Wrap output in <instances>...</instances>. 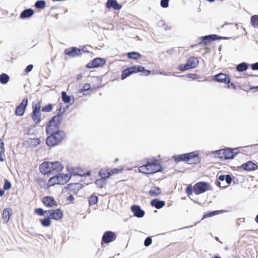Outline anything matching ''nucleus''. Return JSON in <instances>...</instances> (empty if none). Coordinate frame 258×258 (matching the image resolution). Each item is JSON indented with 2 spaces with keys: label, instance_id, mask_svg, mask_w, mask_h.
I'll return each mask as SVG.
<instances>
[{
  "label": "nucleus",
  "instance_id": "obj_11",
  "mask_svg": "<svg viewBox=\"0 0 258 258\" xmlns=\"http://www.w3.org/2000/svg\"><path fill=\"white\" fill-rule=\"evenodd\" d=\"M47 215L51 219L56 221L61 220L63 216V212L61 208L47 210Z\"/></svg>",
  "mask_w": 258,
  "mask_h": 258
},
{
  "label": "nucleus",
  "instance_id": "obj_2",
  "mask_svg": "<svg viewBox=\"0 0 258 258\" xmlns=\"http://www.w3.org/2000/svg\"><path fill=\"white\" fill-rule=\"evenodd\" d=\"M199 153V151L196 150L185 154L174 155L172 158L176 163L184 161L189 164H197L200 163L201 161Z\"/></svg>",
  "mask_w": 258,
  "mask_h": 258
},
{
  "label": "nucleus",
  "instance_id": "obj_28",
  "mask_svg": "<svg viewBox=\"0 0 258 258\" xmlns=\"http://www.w3.org/2000/svg\"><path fill=\"white\" fill-rule=\"evenodd\" d=\"M162 194L161 189L158 186H153L149 191V194L151 197H157Z\"/></svg>",
  "mask_w": 258,
  "mask_h": 258
},
{
  "label": "nucleus",
  "instance_id": "obj_40",
  "mask_svg": "<svg viewBox=\"0 0 258 258\" xmlns=\"http://www.w3.org/2000/svg\"><path fill=\"white\" fill-rule=\"evenodd\" d=\"M57 180H58V178L56 175L50 177L47 182L48 187L58 184Z\"/></svg>",
  "mask_w": 258,
  "mask_h": 258
},
{
  "label": "nucleus",
  "instance_id": "obj_21",
  "mask_svg": "<svg viewBox=\"0 0 258 258\" xmlns=\"http://www.w3.org/2000/svg\"><path fill=\"white\" fill-rule=\"evenodd\" d=\"M105 6L107 9L113 8L114 10H119L122 8V5L116 0H107Z\"/></svg>",
  "mask_w": 258,
  "mask_h": 258
},
{
  "label": "nucleus",
  "instance_id": "obj_29",
  "mask_svg": "<svg viewBox=\"0 0 258 258\" xmlns=\"http://www.w3.org/2000/svg\"><path fill=\"white\" fill-rule=\"evenodd\" d=\"M185 192L186 193L187 196L189 197L190 199L192 201L195 203H198V202L194 200V199H192L190 197V196L192 195V193L194 192L195 194V185L192 186L191 184H189L187 185L186 188H185Z\"/></svg>",
  "mask_w": 258,
  "mask_h": 258
},
{
  "label": "nucleus",
  "instance_id": "obj_43",
  "mask_svg": "<svg viewBox=\"0 0 258 258\" xmlns=\"http://www.w3.org/2000/svg\"><path fill=\"white\" fill-rule=\"evenodd\" d=\"M29 140L30 142L29 143L30 145L33 148L37 147L41 143V141L39 138H30Z\"/></svg>",
  "mask_w": 258,
  "mask_h": 258
},
{
  "label": "nucleus",
  "instance_id": "obj_52",
  "mask_svg": "<svg viewBox=\"0 0 258 258\" xmlns=\"http://www.w3.org/2000/svg\"><path fill=\"white\" fill-rule=\"evenodd\" d=\"M123 166H119L116 168H114L112 169H111V173H112V175L115 174H118L122 171L123 170Z\"/></svg>",
  "mask_w": 258,
  "mask_h": 258
},
{
  "label": "nucleus",
  "instance_id": "obj_36",
  "mask_svg": "<svg viewBox=\"0 0 258 258\" xmlns=\"http://www.w3.org/2000/svg\"><path fill=\"white\" fill-rule=\"evenodd\" d=\"M34 7L37 9H44L46 7V2L45 0H38L35 2Z\"/></svg>",
  "mask_w": 258,
  "mask_h": 258
},
{
  "label": "nucleus",
  "instance_id": "obj_47",
  "mask_svg": "<svg viewBox=\"0 0 258 258\" xmlns=\"http://www.w3.org/2000/svg\"><path fill=\"white\" fill-rule=\"evenodd\" d=\"M177 69L181 72H184L185 71L190 70V68L186 62V63L182 64L180 63L177 66Z\"/></svg>",
  "mask_w": 258,
  "mask_h": 258
},
{
  "label": "nucleus",
  "instance_id": "obj_24",
  "mask_svg": "<svg viewBox=\"0 0 258 258\" xmlns=\"http://www.w3.org/2000/svg\"><path fill=\"white\" fill-rule=\"evenodd\" d=\"M50 167H51V172L56 171L57 172L61 171L63 169V165L59 161L50 162Z\"/></svg>",
  "mask_w": 258,
  "mask_h": 258
},
{
  "label": "nucleus",
  "instance_id": "obj_57",
  "mask_svg": "<svg viewBox=\"0 0 258 258\" xmlns=\"http://www.w3.org/2000/svg\"><path fill=\"white\" fill-rule=\"evenodd\" d=\"M63 104L61 102L59 103L58 106L56 110L57 114L56 115H60V113L62 111Z\"/></svg>",
  "mask_w": 258,
  "mask_h": 258
},
{
  "label": "nucleus",
  "instance_id": "obj_20",
  "mask_svg": "<svg viewBox=\"0 0 258 258\" xmlns=\"http://www.w3.org/2000/svg\"><path fill=\"white\" fill-rule=\"evenodd\" d=\"M61 99L65 104H73L75 102V98L73 95H68L67 92L63 91L61 92Z\"/></svg>",
  "mask_w": 258,
  "mask_h": 258
},
{
  "label": "nucleus",
  "instance_id": "obj_27",
  "mask_svg": "<svg viewBox=\"0 0 258 258\" xmlns=\"http://www.w3.org/2000/svg\"><path fill=\"white\" fill-rule=\"evenodd\" d=\"M250 64L246 62H241L236 65L235 69L237 72L242 73L245 72L249 67Z\"/></svg>",
  "mask_w": 258,
  "mask_h": 258
},
{
  "label": "nucleus",
  "instance_id": "obj_6",
  "mask_svg": "<svg viewBox=\"0 0 258 258\" xmlns=\"http://www.w3.org/2000/svg\"><path fill=\"white\" fill-rule=\"evenodd\" d=\"M146 163L150 171V172L148 173V174H154L163 170L162 166L158 162V160L154 157L149 159Z\"/></svg>",
  "mask_w": 258,
  "mask_h": 258
},
{
  "label": "nucleus",
  "instance_id": "obj_18",
  "mask_svg": "<svg viewBox=\"0 0 258 258\" xmlns=\"http://www.w3.org/2000/svg\"><path fill=\"white\" fill-rule=\"evenodd\" d=\"M131 210L133 213L134 216L137 218H142L145 214V211L142 209L140 206L133 205L131 207Z\"/></svg>",
  "mask_w": 258,
  "mask_h": 258
},
{
  "label": "nucleus",
  "instance_id": "obj_54",
  "mask_svg": "<svg viewBox=\"0 0 258 258\" xmlns=\"http://www.w3.org/2000/svg\"><path fill=\"white\" fill-rule=\"evenodd\" d=\"M169 0H161L160 6L163 8H167L169 7Z\"/></svg>",
  "mask_w": 258,
  "mask_h": 258
},
{
  "label": "nucleus",
  "instance_id": "obj_59",
  "mask_svg": "<svg viewBox=\"0 0 258 258\" xmlns=\"http://www.w3.org/2000/svg\"><path fill=\"white\" fill-rule=\"evenodd\" d=\"M107 170H106V176L104 177L103 178H104L106 180H107V179L109 178L112 175V173H111V170L109 169V168H106Z\"/></svg>",
  "mask_w": 258,
  "mask_h": 258
},
{
  "label": "nucleus",
  "instance_id": "obj_12",
  "mask_svg": "<svg viewBox=\"0 0 258 258\" xmlns=\"http://www.w3.org/2000/svg\"><path fill=\"white\" fill-rule=\"evenodd\" d=\"M237 170L240 171L241 169L246 171H254L258 169V166L252 161H248L241 165L238 166Z\"/></svg>",
  "mask_w": 258,
  "mask_h": 258
},
{
  "label": "nucleus",
  "instance_id": "obj_53",
  "mask_svg": "<svg viewBox=\"0 0 258 258\" xmlns=\"http://www.w3.org/2000/svg\"><path fill=\"white\" fill-rule=\"evenodd\" d=\"M152 243V237L150 236H148L146 237L144 240V244L145 246L148 247Z\"/></svg>",
  "mask_w": 258,
  "mask_h": 258
},
{
  "label": "nucleus",
  "instance_id": "obj_38",
  "mask_svg": "<svg viewBox=\"0 0 258 258\" xmlns=\"http://www.w3.org/2000/svg\"><path fill=\"white\" fill-rule=\"evenodd\" d=\"M10 80V76L6 74L2 73L0 75V83L3 85L7 84Z\"/></svg>",
  "mask_w": 258,
  "mask_h": 258
},
{
  "label": "nucleus",
  "instance_id": "obj_22",
  "mask_svg": "<svg viewBox=\"0 0 258 258\" xmlns=\"http://www.w3.org/2000/svg\"><path fill=\"white\" fill-rule=\"evenodd\" d=\"M150 205L152 207L157 209H160L165 205V202L164 201L160 200L158 198H155L151 201Z\"/></svg>",
  "mask_w": 258,
  "mask_h": 258
},
{
  "label": "nucleus",
  "instance_id": "obj_9",
  "mask_svg": "<svg viewBox=\"0 0 258 258\" xmlns=\"http://www.w3.org/2000/svg\"><path fill=\"white\" fill-rule=\"evenodd\" d=\"M240 152L239 148H227L222 152L224 160H231Z\"/></svg>",
  "mask_w": 258,
  "mask_h": 258
},
{
  "label": "nucleus",
  "instance_id": "obj_32",
  "mask_svg": "<svg viewBox=\"0 0 258 258\" xmlns=\"http://www.w3.org/2000/svg\"><path fill=\"white\" fill-rule=\"evenodd\" d=\"M50 219H51L47 215L46 217L45 218L40 219V222L42 226L45 227H48L50 226L51 224V221Z\"/></svg>",
  "mask_w": 258,
  "mask_h": 258
},
{
  "label": "nucleus",
  "instance_id": "obj_33",
  "mask_svg": "<svg viewBox=\"0 0 258 258\" xmlns=\"http://www.w3.org/2000/svg\"><path fill=\"white\" fill-rule=\"evenodd\" d=\"M220 213V212L219 210L209 211L204 213L203 215V219L211 217Z\"/></svg>",
  "mask_w": 258,
  "mask_h": 258
},
{
  "label": "nucleus",
  "instance_id": "obj_48",
  "mask_svg": "<svg viewBox=\"0 0 258 258\" xmlns=\"http://www.w3.org/2000/svg\"><path fill=\"white\" fill-rule=\"evenodd\" d=\"M130 68L132 74H136L140 73L142 66L134 65L133 66L130 67Z\"/></svg>",
  "mask_w": 258,
  "mask_h": 258
},
{
  "label": "nucleus",
  "instance_id": "obj_41",
  "mask_svg": "<svg viewBox=\"0 0 258 258\" xmlns=\"http://www.w3.org/2000/svg\"><path fill=\"white\" fill-rule=\"evenodd\" d=\"M95 183L98 187L102 188L107 184V180L103 178H100L96 179Z\"/></svg>",
  "mask_w": 258,
  "mask_h": 258
},
{
  "label": "nucleus",
  "instance_id": "obj_64",
  "mask_svg": "<svg viewBox=\"0 0 258 258\" xmlns=\"http://www.w3.org/2000/svg\"><path fill=\"white\" fill-rule=\"evenodd\" d=\"M227 85V88H232L233 89L235 90L236 89V86L232 82H231L230 81V83L228 84H226Z\"/></svg>",
  "mask_w": 258,
  "mask_h": 258
},
{
  "label": "nucleus",
  "instance_id": "obj_56",
  "mask_svg": "<svg viewBox=\"0 0 258 258\" xmlns=\"http://www.w3.org/2000/svg\"><path fill=\"white\" fill-rule=\"evenodd\" d=\"M159 24L160 25V26L164 27V28L165 31L170 30L171 29V27L168 25H166L165 23L163 21H161L160 22H159Z\"/></svg>",
  "mask_w": 258,
  "mask_h": 258
},
{
  "label": "nucleus",
  "instance_id": "obj_5",
  "mask_svg": "<svg viewBox=\"0 0 258 258\" xmlns=\"http://www.w3.org/2000/svg\"><path fill=\"white\" fill-rule=\"evenodd\" d=\"M63 116L54 115L51 117L45 125V131L49 132L52 130H60L59 126L62 122Z\"/></svg>",
  "mask_w": 258,
  "mask_h": 258
},
{
  "label": "nucleus",
  "instance_id": "obj_25",
  "mask_svg": "<svg viewBox=\"0 0 258 258\" xmlns=\"http://www.w3.org/2000/svg\"><path fill=\"white\" fill-rule=\"evenodd\" d=\"M13 210L10 208H6L4 209L2 214V219L5 223H8L12 215Z\"/></svg>",
  "mask_w": 258,
  "mask_h": 258
},
{
  "label": "nucleus",
  "instance_id": "obj_13",
  "mask_svg": "<svg viewBox=\"0 0 258 258\" xmlns=\"http://www.w3.org/2000/svg\"><path fill=\"white\" fill-rule=\"evenodd\" d=\"M116 236L115 232L112 231H106L103 233L102 237L101 244H108L114 241L116 238Z\"/></svg>",
  "mask_w": 258,
  "mask_h": 258
},
{
  "label": "nucleus",
  "instance_id": "obj_46",
  "mask_svg": "<svg viewBox=\"0 0 258 258\" xmlns=\"http://www.w3.org/2000/svg\"><path fill=\"white\" fill-rule=\"evenodd\" d=\"M139 172L143 173L146 175H151L152 174H148V172H150L149 168L148 167L147 164L146 163L145 165H143L141 166L139 168Z\"/></svg>",
  "mask_w": 258,
  "mask_h": 258
},
{
  "label": "nucleus",
  "instance_id": "obj_42",
  "mask_svg": "<svg viewBox=\"0 0 258 258\" xmlns=\"http://www.w3.org/2000/svg\"><path fill=\"white\" fill-rule=\"evenodd\" d=\"M224 149H220L213 151L211 154L212 157L215 158H219L220 159H224L223 154H222Z\"/></svg>",
  "mask_w": 258,
  "mask_h": 258
},
{
  "label": "nucleus",
  "instance_id": "obj_31",
  "mask_svg": "<svg viewBox=\"0 0 258 258\" xmlns=\"http://www.w3.org/2000/svg\"><path fill=\"white\" fill-rule=\"evenodd\" d=\"M126 56L129 59L137 60L142 57V55L138 52L131 51L126 53Z\"/></svg>",
  "mask_w": 258,
  "mask_h": 258
},
{
  "label": "nucleus",
  "instance_id": "obj_7",
  "mask_svg": "<svg viewBox=\"0 0 258 258\" xmlns=\"http://www.w3.org/2000/svg\"><path fill=\"white\" fill-rule=\"evenodd\" d=\"M195 195H199L207 191L212 190V187L210 183L206 181H199L195 185Z\"/></svg>",
  "mask_w": 258,
  "mask_h": 258
},
{
  "label": "nucleus",
  "instance_id": "obj_39",
  "mask_svg": "<svg viewBox=\"0 0 258 258\" xmlns=\"http://www.w3.org/2000/svg\"><path fill=\"white\" fill-rule=\"evenodd\" d=\"M98 197L95 195L92 194L89 198L88 202L89 206H93L98 203Z\"/></svg>",
  "mask_w": 258,
  "mask_h": 258
},
{
  "label": "nucleus",
  "instance_id": "obj_51",
  "mask_svg": "<svg viewBox=\"0 0 258 258\" xmlns=\"http://www.w3.org/2000/svg\"><path fill=\"white\" fill-rule=\"evenodd\" d=\"M140 73H142V76H148L151 74V71L147 70L144 67L142 66Z\"/></svg>",
  "mask_w": 258,
  "mask_h": 258
},
{
  "label": "nucleus",
  "instance_id": "obj_35",
  "mask_svg": "<svg viewBox=\"0 0 258 258\" xmlns=\"http://www.w3.org/2000/svg\"><path fill=\"white\" fill-rule=\"evenodd\" d=\"M178 77L181 78L186 77L187 78L191 79L192 80H198L199 79H201V81L203 80V77H201L196 74L188 73L185 75H179L178 76Z\"/></svg>",
  "mask_w": 258,
  "mask_h": 258
},
{
  "label": "nucleus",
  "instance_id": "obj_4",
  "mask_svg": "<svg viewBox=\"0 0 258 258\" xmlns=\"http://www.w3.org/2000/svg\"><path fill=\"white\" fill-rule=\"evenodd\" d=\"M41 101L37 100L36 102H33L32 105L31 117L36 124H39L41 121Z\"/></svg>",
  "mask_w": 258,
  "mask_h": 258
},
{
  "label": "nucleus",
  "instance_id": "obj_50",
  "mask_svg": "<svg viewBox=\"0 0 258 258\" xmlns=\"http://www.w3.org/2000/svg\"><path fill=\"white\" fill-rule=\"evenodd\" d=\"M12 187V183L8 179H4L3 188L4 190H8Z\"/></svg>",
  "mask_w": 258,
  "mask_h": 258
},
{
  "label": "nucleus",
  "instance_id": "obj_58",
  "mask_svg": "<svg viewBox=\"0 0 258 258\" xmlns=\"http://www.w3.org/2000/svg\"><path fill=\"white\" fill-rule=\"evenodd\" d=\"M73 186H75L79 191L84 187V185L83 184L79 182L73 183Z\"/></svg>",
  "mask_w": 258,
  "mask_h": 258
},
{
  "label": "nucleus",
  "instance_id": "obj_44",
  "mask_svg": "<svg viewBox=\"0 0 258 258\" xmlns=\"http://www.w3.org/2000/svg\"><path fill=\"white\" fill-rule=\"evenodd\" d=\"M54 105L51 103H48L42 108L41 107V111L43 112H50L52 110Z\"/></svg>",
  "mask_w": 258,
  "mask_h": 258
},
{
  "label": "nucleus",
  "instance_id": "obj_61",
  "mask_svg": "<svg viewBox=\"0 0 258 258\" xmlns=\"http://www.w3.org/2000/svg\"><path fill=\"white\" fill-rule=\"evenodd\" d=\"M98 175L101 178H104V177H106V171L104 170L103 168L100 169V170L99 171Z\"/></svg>",
  "mask_w": 258,
  "mask_h": 258
},
{
  "label": "nucleus",
  "instance_id": "obj_34",
  "mask_svg": "<svg viewBox=\"0 0 258 258\" xmlns=\"http://www.w3.org/2000/svg\"><path fill=\"white\" fill-rule=\"evenodd\" d=\"M91 88L90 84L89 83H86L83 86V87L79 90V93H82L84 95H88L90 94L88 91Z\"/></svg>",
  "mask_w": 258,
  "mask_h": 258
},
{
  "label": "nucleus",
  "instance_id": "obj_15",
  "mask_svg": "<svg viewBox=\"0 0 258 258\" xmlns=\"http://www.w3.org/2000/svg\"><path fill=\"white\" fill-rule=\"evenodd\" d=\"M212 80L219 83L228 84L231 80L230 77L223 73H220L212 76Z\"/></svg>",
  "mask_w": 258,
  "mask_h": 258
},
{
  "label": "nucleus",
  "instance_id": "obj_55",
  "mask_svg": "<svg viewBox=\"0 0 258 258\" xmlns=\"http://www.w3.org/2000/svg\"><path fill=\"white\" fill-rule=\"evenodd\" d=\"M33 68V64H29L28 65L26 68L24 70V73L26 74H28L30 72L32 71V69Z\"/></svg>",
  "mask_w": 258,
  "mask_h": 258
},
{
  "label": "nucleus",
  "instance_id": "obj_16",
  "mask_svg": "<svg viewBox=\"0 0 258 258\" xmlns=\"http://www.w3.org/2000/svg\"><path fill=\"white\" fill-rule=\"evenodd\" d=\"M50 166V162L44 161L41 163L39 166L40 172L43 175H50L51 172V167Z\"/></svg>",
  "mask_w": 258,
  "mask_h": 258
},
{
  "label": "nucleus",
  "instance_id": "obj_1",
  "mask_svg": "<svg viewBox=\"0 0 258 258\" xmlns=\"http://www.w3.org/2000/svg\"><path fill=\"white\" fill-rule=\"evenodd\" d=\"M45 133L47 135L46 139V145L50 148L59 145L66 136L65 132L60 130H52Z\"/></svg>",
  "mask_w": 258,
  "mask_h": 258
},
{
  "label": "nucleus",
  "instance_id": "obj_23",
  "mask_svg": "<svg viewBox=\"0 0 258 258\" xmlns=\"http://www.w3.org/2000/svg\"><path fill=\"white\" fill-rule=\"evenodd\" d=\"M34 14V11L31 8L25 9L22 11L19 18L21 19H25L31 17Z\"/></svg>",
  "mask_w": 258,
  "mask_h": 258
},
{
  "label": "nucleus",
  "instance_id": "obj_60",
  "mask_svg": "<svg viewBox=\"0 0 258 258\" xmlns=\"http://www.w3.org/2000/svg\"><path fill=\"white\" fill-rule=\"evenodd\" d=\"M249 66H250V68L253 71L258 70V62L252 63Z\"/></svg>",
  "mask_w": 258,
  "mask_h": 258
},
{
  "label": "nucleus",
  "instance_id": "obj_19",
  "mask_svg": "<svg viewBox=\"0 0 258 258\" xmlns=\"http://www.w3.org/2000/svg\"><path fill=\"white\" fill-rule=\"evenodd\" d=\"M58 178L57 183L58 185H64L68 183L71 179V176L68 174L63 173L56 174Z\"/></svg>",
  "mask_w": 258,
  "mask_h": 258
},
{
  "label": "nucleus",
  "instance_id": "obj_45",
  "mask_svg": "<svg viewBox=\"0 0 258 258\" xmlns=\"http://www.w3.org/2000/svg\"><path fill=\"white\" fill-rule=\"evenodd\" d=\"M250 24L254 28L258 27V15H254L251 17Z\"/></svg>",
  "mask_w": 258,
  "mask_h": 258
},
{
  "label": "nucleus",
  "instance_id": "obj_10",
  "mask_svg": "<svg viewBox=\"0 0 258 258\" xmlns=\"http://www.w3.org/2000/svg\"><path fill=\"white\" fill-rule=\"evenodd\" d=\"M28 99L27 97L24 98L21 103L16 107L15 114L17 116H23L26 111L28 106Z\"/></svg>",
  "mask_w": 258,
  "mask_h": 258
},
{
  "label": "nucleus",
  "instance_id": "obj_14",
  "mask_svg": "<svg viewBox=\"0 0 258 258\" xmlns=\"http://www.w3.org/2000/svg\"><path fill=\"white\" fill-rule=\"evenodd\" d=\"M64 53L72 58L79 57L82 55L80 48L75 46H72L65 49Z\"/></svg>",
  "mask_w": 258,
  "mask_h": 258
},
{
  "label": "nucleus",
  "instance_id": "obj_26",
  "mask_svg": "<svg viewBox=\"0 0 258 258\" xmlns=\"http://www.w3.org/2000/svg\"><path fill=\"white\" fill-rule=\"evenodd\" d=\"M186 62L191 69L197 68L199 64V59L195 56H190L186 60Z\"/></svg>",
  "mask_w": 258,
  "mask_h": 258
},
{
  "label": "nucleus",
  "instance_id": "obj_62",
  "mask_svg": "<svg viewBox=\"0 0 258 258\" xmlns=\"http://www.w3.org/2000/svg\"><path fill=\"white\" fill-rule=\"evenodd\" d=\"M75 198L72 194L67 197V200L69 201L71 203L73 204L74 203Z\"/></svg>",
  "mask_w": 258,
  "mask_h": 258
},
{
  "label": "nucleus",
  "instance_id": "obj_17",
  "mask_svg": "<svg viewBox=\"0 0 258 258\" xmlns=\"http://www.w3.org/2000/svg\"><path fill=\"white\" fill-rule=\"evenodd\" d=\"M42 203L48 208L57 207L58 204L52 196H45L42 199Z\"/></svg>",
  "mask_w": 258,
  "mask_h": 258
},
{
  "label": "nucleus",
  "instance_id": "obj_37",
  "mask_svg": "<svg viewBox=\"0 0 258 258\" xmlns=\"http://www.w3.org/2000/svg\"><path fill=\"white\" fill-rule=\"evenodd\" d=\"M131 75H132V74L130 68V67H127V68L122 70L120 78L122 80H123Z\"/></svg>",
  "mask_w": 258,
  "mask_h": 258
},
{
  "label": "nucleus",
  "instance_id": "obj_3",
  "mask_svg": "<svg viewBox=\"0 0 258 258\" xmlns=\"http://www.w3.org/2000/svg\"><path fill=\"white\" fill-rule=\"evenodd\" d=\"M230 39L235 40L236 37L221 36L214 34H209L200 37L199 39L200 40V41L197 44V45L208 46L210 45L213 41L220 40H228Z\"/></svg>",
  "mask_w": 258,
  "mask_h": 258
},
{
  "label": "nucleus",
  "instance_id": "obj_30",
  "mask_svg": "<svg viewBox=\"0 0 258 258\" xmlns=\"http://www.w3.org/2000/svg\"><path fill=\"white\" fill-rule=\"evenodd\" d=\"M218 179L221 181H225L228 185H230L232 183V175L231 174H220L218 175Z\"/></svg>",
  "mask_w": 258,
  "mask_h": 258
},
{
  "label": "nucleus",
  "instance_id": "obj_49",
  "mask_svg": "<svg viewBox=\"0 0 258 258\" xmlns=\"http://www.w3.org/2000/svg\"><path fill=\"white\" fill-rule=\"evenodd\" d=\"M34 211L35 214L40 216H44L46 213L47 214V210H44L41 208H36Z\"/></svg>",
  "mask_w": 258,
  "mask_h": 258
},
{
  "label": "nucleus",
  "instance_id": "obj_63",
  "mask_svg": "<svg viewBox=\"0 0 258 258\" xmlns=\"http://www.w3.org/2000/svg\"><path fill=\"white\" fill-rule=\"evenodd\" d=\"M81 49V53H90V51L88 50V48H87V46H85V45H84L81 48H80Z\"/></svg>",
  "mask_w": 258,
  "mask_h": 258
},
{
  "label": "nucleus",
  "instance_id": "obj_8",
  "mask_svg": "<svg viewBox=\"0 0 258 258\" xmlns=\"http://www.w3.org/2000/svg\"><path fill=\"white\" fill-rule=\"evenodd\" d=\"M106 60L103 57H96L88 62L86 65V68L88 69H95L102 67L105 64Z\"/></svg>",
  "mask_w": 258,
  "mask_h": 258
}]
</instances>
